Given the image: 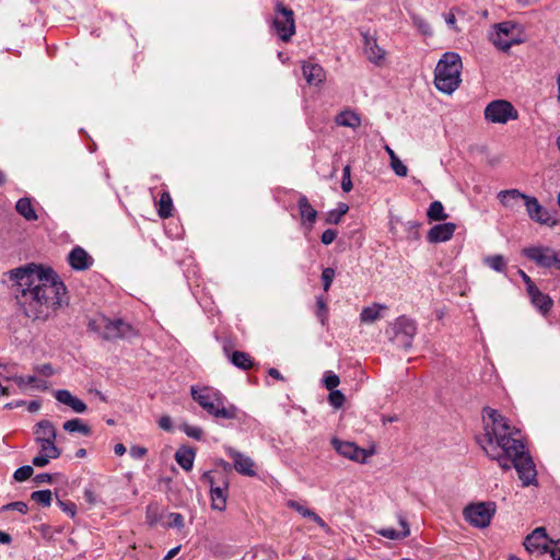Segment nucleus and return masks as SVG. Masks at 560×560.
<instances>
[{"label": "nucleus", "mask_w": 560, "mask_h": 560, "mask_svg": "<svg viewBox=\"0 0 560 560\" xmlns=\"http://www.w3.org/2000/svg\"><path fill=\"white\" fill-rule=\"evenodd\" d=\"M13 282V293L25 316L33 320H46L60 307L66 285L51 268L28 264L7 272Z\"/></svg>", "instance_id": "1"}, {"label": "nucleus", "mask_w": 560, "mask_h": 560, "mask_svg": "<svg viewBox=\"0 0 560 560\" xmlns=\"http://www.w3.org/2000/svg\"><path fill=\"white\" fill-rule=\"evenodd\" d=\"M482 417L483 419L487 417L490 420V422L485 424L483 439H480L483 444L486 442L488 448H493L494 451L500 448L504 453H508L511 450H515V447H521L523 442L517 436L520 431L512 427L509 420L498 410L485 407Z\"/></svg>", "instance_id": "2"}, {"label": "nucleus", "mask_w": 560, "mask_h": 560, "mask_svg": "<svg viewBox=\"0 0 560 560\" xmlns=\"http://www.w3.org/2000/svg\"><path fill=\"white\" fill-rule=\"evenodd\" d=\"M462 68L463 62L457 52H445L434 70L435 88L445 94H452L462 82Z\"/></svg>", "instance_id": "3"}, {"label": "nucleus", "mask_w": 560, "mask_h": 560, "mask_svg": "<svg viewBox=\"0 0 560 560\" xmlns=\"http://www.w3.org/2000/svg\"><path fill=\"white\" fill-rule=\"evenodd\" d=\"M88 328L106 341L129 339L137 336V331L130 324L121 318L110 319L105 315H97L91 318L88 323Z\"/></svg>", "instance_id": "4"}, {"label": "nucleus", "mask_w": 560, "mask_h": 560, "mask_svg": "<svg viewBox=\"0 0 560 560\" xmlns=\"http://www.w3.org/2000/svg\"><path fill=\"white\" fill-rule=\"evenodd\" d=\"M191 396L192 399L197 401L202 409L215 418L228 420L236 418V407L233 405L225 407L223 397L215 390L203 388L202 390L198 392L196 387L192 386Z\"/></svg>", "instance_id": "5"}, {"label": "nucleus", "mask_w": 560, "mask_h": 560, "mask_svg": "<svg viewBox=\"0 0 560 560\" xmlns=\"http://www.w3.org/2000/svg\"><path fill=\"white\" fill-rule=\"evenodd\" d=\"M505 454L511 456L513 467L516 469L523 486L535 485L537 481L536 467L529 454L525 452L524 444L522 443L521 447H515V450H511Z\"/></svg>", "instance_id": "6"}, {"label": "nucleus", "mask_w": 560, "mask_h": 560, "mask_svg": "<svg viewBox=\"0 0 560 560\" xmlns=\"http://www.w3.org/2000/svg\"><path fill=\"white\" fill-rule=\"evenodd\" d=\"M276 16L272 21V30L283 42H289L295 33L294 13L282 2L276 4Z\"/></svg>", "instance_id": "7"}, {"label": "nucleus", "mask_w": 560, "mask_h": 560, "mask_svg": "<svg viewBox=\"0 0 560 560\" xmlns=\"http://www.w3.org/2000/svg\"><path fill=\"white\" fill-rule=\"evenodd\" d=\"M495 513V503L479 502L469 504L464 510L466 521L478 528L487 527Z\"/></svg>", "instance_id": "8"}, {"label": "nucleus", "mask_w": 560, "mask_h": 560, "mask_svg": "<svg viewBox=\"0 0 560 560\" xmlns=\"http://www.w3.org/2000/svg\"><path fill=\"white\" fill-rule=\"evenodd\" d=\"M485 118L493 124H506L509 120H516L518 113L510 102L495 100L486 106Z\"/></svg>", "instance_id": "9"}, {"label": "nucleus", "mask_w": 560, "mask_h": 560, "mask_svg": "<svg viewBox=\"0 0 560 560\" xmlns=\"http://www.w3.org/2000/svg\"><path fill=\"white\" fill-rule=\"evenodd\" d=\"M393 337L392 341L398 347L409 349L412 343V339L417 332L416 323L406 317L400 316L392 324Z\"/></svg>", "instance_id": "10"}, {"label": "nucleus", "mask_w": 560, "mask_h": 560, "mask_svg": "<svg viewBox=\"0 0 560 560\" xmlns=\"http://www.w3.org/2000/svg\"><path fill=\"white\" fill-rule=\"evenodd\" d=\"M524 256L534 261L541 268L556 267L558 269L560 260V252L557 253L551 247L547 246H532L523 249Z\"/></svg>", "instance_id": "11"}, {"label": "nucleus", "mask_w": 560, "mask_h": 560, "mask_svg": "<svg viewBox=\"0 0 560 560\" xmlns=\"http://www.w3.org/2000/svg\"><path fill=\"white\" fill-rule=\"evenodd\" d=\"M331 444L338 454L358 463H365L366 458L373 454L352 442L339 441L336 438L331 440Z\"/></svg>", "instance_id": "12"}, {"label": "nucleus", "mask_w": 560, "mask_h": 560, "mask_svg": "<svg viewBox=\"0 0 560 560\" xmlns=\"http://www.w3.org/2000/svg\"><path fill=\"white\" fill-rule=\"evenodd\" d=\"M552 542L547 536L544 527H537L527 535L524 540V547L529 553L545 555L548 550V545Z\"/></svg>", "instance_id": "13"}, {"label": "nucleus", "mask_w": 560, "mask_h": 560, "mask_svg": "<svg viewBox=\"0 0 560 560\" xmlns=\"http://www.w3.org/2000/svg\"><path fill=\"white\" fill-rule=\"evenodd\" d=\"M524 202L526 211L532 220L547 225H553L556 223L550 213L540 206L536 197L526 195Z\"/></svg>", "instance_id": "14"}, {"label": "nucleus", "mask_w": 560, "mask_h": 560, "mask_svg": "<svg viewBox=\"0 0 560 560\" xmlns=\"http://www.w3.org/2000/svg\"><path fill=\"white\" fill-rule=\"evenodd\" d=\"M455 230L456 224L452 222L436 224L429 230L427 240L432 244L446 242L453 237Z\"/></svg>", "instance_id": "15"}, {"label": "nucleus", "mask_w": 560, "mask_h": 560, "mask_svg": "<svg viewBox=\"0 0 560 560\" xmlns=\"http://www.w3.org/2000/svg\"><path fill=\"white\" fill-rule=\"evenodd\" d=\"M302 72L308 85L319 86L326 80L324 68L315 62L304 61Z\"/></svg>", "instance_id": "16"}, {"label": "nucleus", "mask_w": 560, "mask_h": 560, "mask_svg": "<svg viewBox=\"0 0 560 560\" xmlns=\"http://www.w3.org/2000/svg\"><path fill=\"white\" fill-rule=\"evenodd\" d=\"M512 31V25L509 23H501L498 25L497 31L491 34L490 39L497 48L502 51H506L514 43V40L510 37Z\"/></svg>", "instance_id": "17"}, {"label": "nucleus", "mask_w": 560, "mask_h": 560, "mask_svg": "<svg viewBox=\"0 0 560 560\" xmlns=\"http://www.w3.org/2000/svg\"><path fill=\"white\" fill-rule=\"evenodd\" d=\"M223 352L230 359L231 363L241 370H249L254 366L253 358L243 351H230V345L224 342Z\"/></svg>", "instance_id": "18"}, {"label": "nucleus", "mask_w": 560, "mask_h": 560, "mask_svg": "<svg viewBox=\"0 0 560 560\" xmlns=\"http://www.w3.org/2000/svg\"><path fill=\"white\" fill-rule=\"evenodd\" d=\"M68 261L74 270H86L92 265V258L80 246H75L68 256Z\"/></svg>", "instance_id": "19"}, {"label": "nucleus", "mask_w": 560, "mask_h": 560, "mask_svg": "<svg viewBox=\"0 0 560 560\" xmlns=\"http://www.w3.org/2000/svg\"><path fill=\"white\" fill-rule=\"evenodd\" d=\"M229 454L234 462V468L237 472L249 477L256 475V471L254 470V462L250 457L233 450H231Z\"/></svg>", "instance_id": "20"}, {"label": "nucleus", "mask_w": 560, "mask_h": 560, "mask_svg": "<svg viewBox=\"0 0 560 560\" xmlns=\"http://www.w3.org/2000/svg\"><path fill=\"white\" fill-rule=\"evenodd\" d=\"M363 42H364V54L366 58L376 65H380L384 57H385V50L382 49L377 43L376 39L368 34H363Z\"/></svg>", "instance_id": "21"}, {"label": "nucleus", "mask_w": 560, "mask_h": 560, "mask_svg": "<svg viewBox=\"0 0 560 560\" xmlns=\"http://www.w3.org/2000/svg\"><path fill=\"white\" fill-rule=\"evenodd\" d=\"M228 489L229 483L225 480L222 482V486H211L210 497L213 510L222 512L226 509Z\"/></svg>", "instance_id": "22"}, {"label": "nucleus", "mask_w": 560, "mask_h": 560, "mask_svg": "<svg viewBox=\"0 0 560 560\" xmlns=\"http://www.w3.org/2000/svg\"><path fill=\"white\" fill-rule=\"evenodd\" d=\"M397 518L401 527L400 530H396L393 528H380L376 529V533L390 540H399L408 537L410 535V528L407 520L401 514H398Z\"/></svg>", "instance_id": "23"}, {"label": "nucleus", "mask_w": 560, "mask_h": 560, "mask_svg": "<svg viewBox=\"0 0 560 560\" xmlns=\"http://www.w3.org/2000/svg\"><path fill=\"white\" fill-rule=\"evenodd\" d=\"M35 442L42 439L57 440V430L49 420H40L34 425Z\"/></svg>", "instance_id": "24"}, {"label": "nucleus", "mask_w": 560, "mask_h": 560, "mask_svg": "<svg viewBox=\"0 0 560 560\" xmlns=\"http://www.w3.org/2000/svg\"><path fill=\"white\" fill-rule=\"evenodd\" d=\"M288 506L301 514L303 517L311 518L314 521L320 528L325 530H329V527L327 523L318 516L314 511L310 510L308 508L302 505L301 503L296 501H289Z\"/></svg>", "instance_id": "25"}, {"label": "nucleus", "mask_w": 560, "mask_h": 560, "mask_svg": "<svg viewBox=\"0 0 560 560\" xmlns=\"http://www.w3.org/2000/svg\"><path fill=\"white\" fill-rule=\"evenodd\" d=\"M298 207L300 211V215L303 222H308L310 228L313 226V224L316 221L317 218V211L313 208V206L310 203L306 196H301L298 201Z\"/></svg>", "instance_id": "26"}, {"label": "nucleus", "mask_w": 560, "mask_h": 560, "mask_svg": "<svg viewBox=\"0 0 560 560\" xmlns=\"http://www.w3.org/2000/svg\"><path fill=\"white\" fill-rule=\"evenodd\" d=\"M478 443L491 459H495L499 463L502 469L509 470L511 467H513L511 456H508L500 448H497V451L493 448H488V446L483 444L481 440H478Z\"/></svg>", "instance_id": "27"}, {"label": "nucleus", "mask_w": 560, "mask_h": 560, "mask_svg": "<svg viewBox=\"0 0 560 560\" xmlns=\"http://www.w3.org/2000/svg\"><path fill=\"white\" fill-rule=\"evenodd\" d=\"M177 464L186 471L191 470L195 459V451L191 447H180L175 453Z\"/></svg>", "instance_id": "28"}, {"label": "nucleus", "mask_w": 560, "mask_h": 560, "mask_svg": "<svg viewBox=\"0 0 560 560\" xmlns=\"http://www.w3.org/2000/svg\"><path fill=\"white\" fill-rule=\"evenodd\" d=\"M62 429L69 433L79 432L84 436H90L92 434V429L90 425L84 423L81 419L74 418L66 421L62 424Z\"/></svg>", "instance_id": "29"}, {"label": "nucleus", "mask_w": 560, "mask_h": 560, "mask_svg": "<svg viewBox=\"0 0 560 560\" xmlns=\"http://www.w3.org/2000/svg\"><path fill=\"white\" fill-rule=\"evenodd\" d=\"M15 210L27 221L37 220L36 211L32 206L31 199L27 197L18 200L15 205Z\"/></svg>", "instance_id": "30"}, {"label": "nucleus", "mask_w": 560, "mask_h": 560, "mask_svg": "<svg viewBox=\"0 0 560 560\" xmlns=\"http://www.w3.org/2000/svg\"><path fill=\"white\" fill-rule=\"evenodd\" d=\"M336 124L343 127L358 128L361 125L360 117L352 110H343L336 116Z\"/></svg>", "instance_id": "31"}, {"label": "nucleus", "mask_w": 560, "mask_h": 560, "mask_svg": "<svg viewBox=\"0 0 560 560\" xmlns=\"http://www.w3.org/2000/svg\"><path fill=\"white\" fill-rule=\"evenodd\" d=\"M385 308H386L385 305H382L378 303H374L371 306H366L362 310V312L360 314V319L362 323L372 324L381 317V313H380L381 310H385Z\"/></svg>", "instance_id": "32"}, {"label": "nucleus", "mask_w": 560, "mask_h": 560, "mask_svg": "<svg viewBox=\"0 0 560 560\" xmlns=\"http://www.w3.org/2000/svg\"><path fill=\"white\" fill-rule=\"evenodd\" d=\"M498 197L504 207L512 208L514 206V202H516L521 199L525 200L526 195L520 192L517 189H509V190H501L498 194Z\"/></svg>", "instance_id": "33"}, {"label": "nucleus", "mask_w": 560, "mask_h": 560, "mask_svg": "<svg viewBox=\"0 0 560 560\" xmlns=\"http://www.w3.org/2000/svg\"><path fill=\"white\" fill-rule=\"evenodd\" d=\"M173 200L168 191H163L158 203V213L160 218L167 219L172 215Z\"/></svg>", "instance_id": "34"}, {"label": "nucleus", "mask_w": 560, "mask_h": 560, "mask_svg": "<svg viewBox=\"0 0 560 560\" xmlns=\"http://www.w3.org/2000/svg\"><path fill=\"white\" fill-rule=\"evenodd\" d=\"M427 217L430 221H443L446 220L448 215L445 213L441 201H433L428 208Z\"/></svg>", "instance_id": "35"}, {"label": "nucleus", "mask_w": 560, "mask_h": 560, "mask_svg": "<svg viewBox=\"0 0 560 560\" xmlns=\"http://www.w3.org/2000/svg\"><path fill=\"white\" fill-rule=\"evenodd\" d=\"M39 445L40 453H49V457L59 458L61 455V450L56 445V440L42 439L40 441H36Z\"/></svg>", "instance_id": "36"}, {"label": "nucleus", "mask_w": 560, "mask_h": 560, "mask_svg": "<svg viewBox=\"0 0 560 560\" xmlns=\"http://www.w3.org/2000/svg\"><path fill=\"white\" fill-rule=\"evenodd\" d=\"M349 211V206L345 202H339L338 207L334 210H330L326 214L325 222L327 224H338L341 218Z\"/></svg>", "instance_id": "37"}, {"label": "nucleus", "mask_w": 560, "mask_h": 560, "mask_svg": "<svg viewBox=\"0 0 560 560\" xmlns=\"http://www.w3.org/2000/svg\"><path fill=\"white\" fill-rule=\"evenodd\" d=\"M412 25L424 36L432 35V28L430 23L422 16L411 13L410 14Z\"/></svg>", "instance_id": "38"}, {"label": "nucleus", "mask_w": 560, "mask_h": 560, "mask_svg": "<svg viewBox=\"0 0 560 560\" xmlns=\"http://www.w3.org/2000/svg\"><path fill=\"white\" fill-rule=\"evenodd\" d=\"M483 261L488 267L498 272H502L506 268V261L502 255L487 256Z\"/></svg>", "instance_id": "39"}, {"label": "nucleus", "mask_w": 560, "mask_h": 560, "mask_svg": "<svg viewBox=\"0 0 560 560\" xmlns=\"http://www.w3.org/2000/svg\"><path fill=\"white\" fill-rule=\"evenodd\" d=\"M315 315L319 319L320 324L325 326L328 320V306L323 296L316 298Z\"/></svg>", "instance_id": "40"}, {"label": "nucleus", "mask_w": 560, "mask_h": 560, "mask_svg": "<svg viewBox=\"0 0 560 560\" xmlns=\"http://www.w3.org/2000/svg\"><path fill=\"white\" fill-rule=\"evenodd\" d=\"M31 499L43 506H49L51 504L52 493L50 490H38L31 494Z\"/></svg>", "instance_id": "41"}, {"label": "nucleus", "mask_w": 560, "mask_h": 560, "mask_svg": "<svg viewBox=\"0 0 560 560\" xmlns=\"http://www.w3.org/2000/svg\"><path fill=\"white\" fill-rule=\"evenodd\" d=\"M530 300L542 313H547L552 306V300L542 292H539V296H534Z\"/></svg>", "instance_id": "42"}, {"label": "nucleus", "mask_w": 560, "mask_h": 560, "mask_svg": "<svg viewBox=\"0 0 560 560\" xmlns=\"http://www.w3.org/2000/svg\"><path fill=\"white\" fill-rule=\"evenodd\" d=\"M33 472H34V469L32 466L24 465L14 471L13 478H14V480H16L19 482H23V481L27 480L33 475Z\"/></svg>", "instance_id": "43"}, {"label": "nucleus", "mask_w": 560, "mask_h": 560, "mask_svg": "<svg viewBox=\"0 0 560 560\" xmlns=\"http://www.w3.org/2000/svg\"><path fill=\"white\" fill-rule=\"evenodd\" d=\"M345 400L346 397L340 390H330L328 395V401L334 408H340L343 405Z\"/></svg>", "instance_id": "44"}, {"label": "nucleus", "mask_w": 560, "mask_h": 560, "mask_svg": "<svg viewBox=\"0 0 560 560\" xmlns=\"http://www.w3.org/2000/svg\"><path fill=\"white\" fill-rule=\"evenodd\" d=\"M390 167L394 173L399 177H406L408 173L407 166L399 160L398 156L394 158L390 161Z\"/></svg>", "instance_id": "45"}, {"label": "nucleus", "mask_w": 560, "mask_h": 560, "mask_svg": "<svg viewBox=\"0 0 560 560\" xmlns=\"http://www.w3.org/2000/svg\"><path fill=\"white\" fill-rule=\"evenodd\" d=\"M352 180H351V167L350 165H346L342 170V180H341V189L345 192H349L352 189Z\"/></svg>", "instance_id": "46"}, {"label": "nucleus", "mask_w": 560, "mask_h": 560, "mask_svg": "<svg viewBox=\"0 0 560 560\" xmlns=\"http://www.w3.org/2000/svg\"><path fill=\"white\" fill-rule=\"evenodd\" d=\"M335 278V270L332 268H325L322 272L323 289L327 292Z\"/></svg>", "instance_id": "47"}, {"label": "nucleus", "mask_w": 560, "mask_h": 560, "mask_svg": "<svg viewBox=\"0 0 560 560\" xmlns=\"http://www.w3.org/2000/svg\"><path fill=\"white\" fill-rule=\"evenodd\" d=\"M420 225L421 224L417 221H408L405 223V230L407 231L409 238L419 240L420 235L418 230Z\"/></svg>", "instance_id": "48"}, {"label": "nucleus", "mask_w": 560, "mask_h": 560, "mask_svg": "<svg viewBox=\"0 0 560 560\" xmlns=\"http://www.w3.org/2000/svg\"><path fill=\"white\" fill-rule=\"evenodd\" d=\"M1 510L2 511L14 510V511L20 512L21 514H26L28 511V506L25 502L16 501V502H12V503H8V504L3 505L1 508Z\"/></svg>", "instance_id": "49"}, {"label": "nucleus", "mask_w": 560, "mask_h": 560, "mask_svg": "<svg viewBox=\"0 0 560 560\" xmlns=\"http://www.w3.org/2000/svg\"><path fill=\"white\" fill-rule=\"evenodd\" d=\"M339 376L332 372H329L324 377V384L328 390H334L339 385Z\"/></svg>", "instance_id": "50"}, {"label": "nucleus", "mask_w": 560, "mask_h": 560, "mask_svg": "<svg viewBox=\"0 0 560 560\" xmlns=\"http://www.w3.org/2000/svg\"><path fill=\"white\" fill-rule=\"evenodd\" d=\"M74 396L68 389H58L55 392V398L63 404L69 406L70 401Z\"/></svg>", "instance_id": "51"}, {"label": "nucleus", "mask_w": 560, "mask_h": 560, "mask_svg": "<svg viewBox=\"0 0 560 560\" xmlns=\"http://www.w3.org/2000/svg\"><path fill=\"white\" fill-rule=\"evenodd\" d=\"M57 503L65 513L69 514L71 517L75 516L77 506L73 502L57 499Z\"/></svg>", "instance_id": "52"}, {"label": "nucleus", "mask_w": 560, "mask_h": 560, "mask_svg": "<svg viewBox=\"0 0 560 560\" xmlns=\"http://www.w3.org/2000/svg\"><path fill=\"white\" fill-rule=\"evenodd\" d=\"M49 453H40L33 457L32 464L36 467H45L49 464L50 459H54L52 457H49Z\"/></svg>", "instance_id": "53"}, {"label": "nucleus", "mask_w": 560, "mask_h": 560, "mask_svg": "<svg viewBox=\"0 0 560 560\" xmlns=\"http://www.w3.org/2000/svg\"><path fill=\"white\" fill-rule=\"evenodd\" d=\"M168 526L177 529H182L185 526L184 517L179 513L170 514Z\"/></svg>", "instance_id": "54"}, {"label": "nucleus", "mask_w": 560, "mask_h": 560, "mask_svg": "<svg viewBox=\"0 0 560 560\" xmlns=\"http://www.w3.org/2000/svg\"><path fill=\"white\" fill-rule=\"evenodd\" d=\"M183 431L189 436L195 440H200L202 436V430L198 427H191L187 423L183 424Z\"/></svg>", "instance_id": "55"}, {"label": "nucleus", "mask_w": 560, "mask_h": 560, "mask_svg": "<svg viewBox=\"0 0 560 560\" xmlns=\"http://www.w3.org/2000/svg\"><path fill=\"white\" fill-rule=\"evenodd\" d=\"M69 407L77 413H83L88 409L86 404L75 396L70 401Z\"/></svg>", "instance_id": "56"}, {"label": "nucleus", "mask_w": 560, "mask_h": 560, "mask_svg": "<svg viewBox=\"0 0 560 560\" xmlns=\"http://www.w3.org/2000/svg\"><path fill=\"white\" fill-rule=\"evenodd\" d=\"M337 237V231L332 229H327L323 232L320 241L325 245L331 244Z\"/></svg>", "instance_id": "57"}, {"label": "nucleus", "mask_w": 560, "mask_h": 560, "mask_svg": "<svg viewBox=\"0 0 560 560\" xmlns=\"http://www.w3.org/2000/svg\"><path fill=\"white\" fill-rule=\"evenodd\" d=\"M547 553H549L553 560H560V540L550 542Z\"/></svg>", "instance_id": "58"}, {"label": "nucleus", "mask_w": 560, "mask_h": 560, "mask_svg": "<svg viewBox=\"0 0 560 560\" xmlns=\"http://www.w3.org/2000/svg\"><path fill=\"white\" fill-rule=\"evenodd\" d=\"M13 380L20 387H24L25 385H34L37 382V378L33 375L27 377L14 376Z\"/></svg>", "instance_id": "59"}, {"label": "nucleus", "mask_w": 560, "mask_h": 560, "mask_svg": "<svg viewBox=\"0 0 560 560\" xmlns=\"http://www.w3.org/2000/svg\"><path fill=\"white\" fill-rule=\"evenodd\" d=\"M33 480L37 485L51 483L54 481V476L48 472H43V474L36 475Z\"/></svg>", "instance_id": "60"}, {"label": "nucleus", "mask_w": 560, "mask_h": 560, "mask_svg": "<svg viewBox=\"0 0 560 560\" xmlns=\"http://www.w3.org/2000/svg\"><path fill=\"white\" fill-rule=\"evenodd\" d=\"M148 450L143 446H131L129 454L131 457L139 459L142 458L147 454Z\"/></svg>", "instance_id": "61"}, {"label": "nucleus", "mask_w": 560, "mask_h": 560, "mask_svg": "<svg viewBox=\"0 0 560 560\" xmlns=\"http://www.w3.org/2000/svg\"><path fill=\"white\" fill-rule=\"evenodd\" d=\"M35 370L39 374L45 375V376H51L55 373L52 365L49 364V363H45V364L38 365V366L35 368Z\"/></svg>", "instance_id": "62"}, {"label": "nucleus", "mask_w": 560, "mask_h": 560, "mask_svg": "<svg viewBox=\"0 0 560 560\" xmlns=\"http://www.w3.org/2000/svg\"><path fill=\"white\" fill-rule=\"evenodd\" d=\"M159 425L161 429L165 430V431H171L172 430V419L171 417L168 416H163L160 420H159Z\"/></svg>", "instance_id": "63"}, {"label": "nucleus", "mask_w": 560, "mask_h": 560, "mask_svg": "<svg viewBox=\"0 0 560 560\" xmlns=\"http://www.w3.org/2000/svg\"><path fill=\"white\" fill-rule=\"evenodd\" d=\"M527 293L533 299L534 296H539V292H541L536 284L533 282L529 285H526Z\"/></svg>", "instance_id": "64"}]
</instances>
